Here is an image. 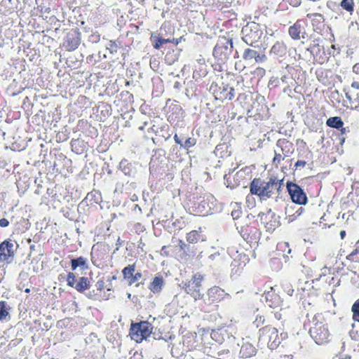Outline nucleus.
<instances>
[{"label": "nucleus", "mask_w": 359, "mask_h": 359, "mask_svg": "<svg viewBox=\"0 0 359 359\" xmlns=\"http://www.w3.org/2000/svg\"><path fill=\"white\" fill-rule=\"evenodd\" d=\"M81 143L82 142L79 140H73L71 142L72 151L76 152V154L81 153L83 151V149L79 150V147H78Z\"/></svg>", "instance_id": "nucleus-37"}, {"label": "nucleus", "mask_w": 359, "mask_h": 359, "mask_svg": "<svg viewBox=\"0 0 359 359\" xmlns=\"http://www.w3.org/2000/svg\"><path fill=\"white\" fill-rule=\"evenodd\" d=\"M236 229L241 237L250 245L257 243L260 237V231L257 227L256 221L247 218L236 224Z\"/></svg>", "instance_id": "nucleus-3"}, {"label": "nucleus", "mask_w": 359, "mask_h": 359, "mask_svg": "<svg viewBox=\"0 0 359 359\" xmlns=\"http://www.w3.org/2000/svg\"><path fill=\"white\" fill-rule=\"evenodd\" d=\"M275 359H292L291 354H278L276 356Z\"/></svg>", "instance_id": "nucleus-48"}, {"label": "nucleus", "mask_w": 359, "mask_h": 359, "mask_svg": "<svg viewBox=\"0 0 359 359\" xmlns=\"http://www.w3.org/2000/svg\"><path fill=\"white\" fill-rule=\"evenodd\" d=\"M351 311L353 313V320L359 323V299L356 300L352 305Z\"/></svg>", "instance_id": "nucleus-34"}, {"label": "nucleus", "mask_w": 359, "mask_h": 359, "mask_svg": "<svg viewBox=\"0 0 359 359\" xmlns=\"http://www.w3.org/2000/svg\"><path fill=\"white\" fill-rule=\"evenodd\" d=\"M9 225V222L6 218H2L0 219V226L2 228L7 227Z\"/></svg>", "instance_id": "nucleus-49"}, {"label": "nucleus", "mask_w": 359, "mask_h": 359, "mask_svg": "<svg viewBox=\"0 0 359 359\" xmlns=\"http://www.w3.org/2000/svg\"><path fill=\"white\" fill-rule=\"evenodd\" d=\"M210 89L212 90L215 100L221 102L231 100L234 97V89L228 86L212 85Z\"/></svg>", "instance_id": "nucleus-14"}, {"label": "nucleus", "mask_w": 359, "mask_h": 359, "mask_svg": "<svg viewBox=\"0 0 359 359\" xmlns=\"http://www.w3.org/2000/svg\"><path fill=\"white\" fill-rule=\"evenodd\" d=\"M323 313H316L313 317L312 325L309 334L317 344L321 345L330 341V333L327 325L324 323Z\"/></svg>", "instance_id": "nucleus-2"}, {"label": "nucleus", "mask_w": 359, "mask_h": 359, "mask_svg": "<svg viewBox=\"0 0 359 359\" xmlns=\"http://www.w3.org/2000/svg\"><path fill=\"white\" fill-rule=\"evenodd\" d=\"M339 235H340V237H341V238L342 240H343V239H344V238H345V237H346V231H345V230H341V231H340Z\"/></svg>", "instance_id": "nucleus-52"}, {"label": "nucleus", "mask_w": 359, "mask_h": 359, "mask_svg": "<svg viewBox=\"0 0 359 359\" xmlns=\"http://www.w3.org/2000/svg\"><path fill=\"white\" fill-rule=\"evenodd\" d=\"M266 322V318L262 315H257L256 316L255 320L253 322V324L256 326V327H259L263 325Z\"/></svg>", "instance_id": "nucleus-38"}, {"label": "nucleus", "mask_w": 359, "mask_h": 359, "mask_svg": "<svg viewBox=\"0 0 359 359\" xmlns=\"http://www.w3.org/2000/svg\"><path fill=\"white\" fill-rule=\"evenodd\" d=\"M25 292L26 293H29V292H30V289H29V288H27V289L25 290Z\"/></svg>", "instance_id": "nucleus-58"}, {"label": "nucleus", "mask_w": 359, "mask_h": 359, "mask_svg": "<svg viewBox=\"0 0 359 359\" xmlns=\"http://www.w3.org/2000/svg\"><path fill=\"white\" fill-rule=\"evenodd\" d=\"M136 265L135 263L133 264H129L127 266L124 267L122 270V274L123 278L128 281V283L131 285L133 276H134V273L135 272Z\"/></svg>", "instance_id": "nucleus-25"}, {"label": "nucleus", "mask_w": 359, "mask_h": 359, "mask_svg": "<svg viewBox=\"0 0 359 359\" xmlns=\"http://www.w3.org/2000/svg\"><path fill=\"white\" fill-rule=\"evenodd\" d=\"M256 50H252V49H250V48H247L245 50L243 54V58L245 60H252L253 58H255V55H256Z\"/></svg>", "instance_id": "nucleus-35"}, {"label": "nucleus", "mask_w": 359, "mask_h": 359, "mask_svg": "<svg viewBox=\"0 0 359 359\" xmlns=\"http://www.w3.org/2000/svg\"><path fill=\"white\" fill-rule=\"evenodd\" d=\"M306 18L310 19L311 21L312 26L314 29H320L323 25L325 22V18L323 15L318 13H308Z\"/></svg>", "instance_id": "nucleus-22"}, {"label": "nucleus", "mask_w": 359, "mask_h": 359, "mask_svg": "<svg viewBox=\"0 0 359 359\" xmlns=\"http://www.w3.org/2000/svg\"><path fill=\"white\" fill-rule=\"evenodd\" d=\"M346 259L351 263L359 262V239L355 242L353 250L346 255Z\"/></svg>", "instance_id": "nucleus-26"}, {"label": "nucleus", "mask_w": 359, "mask_h": 359, "mask_svg": "<svg viewBox=\"0 0 359 359\" xmlns=\"http://www.w3.org/2000/svg\"><path fill=\"white\" fill-rule=\"evenodd\" d=\"M208 203L207 200L202 199L192 203L191 206L189 208V211L194 215H207L210 214V210L207 208Z\"/></svg>", "instance_id": "nucleus-15"}, {"label": "nucleus", "mask_w": 359, "mask_h": 359, "mask_svg": "<svg viewBox=\"0 0 359 359\" xmlns=\"http://www.w3.org/2000/svg\"><path fill=\"white\" fill-rule=\"evenodd\" d=\"M307 22L304 19H298L288 28V34L294 41H298L301 39H305L306 32V27Z\"/></svg>", "instance_id": "nucleus-13"}, {"label": "nucleus", "mask_w": 359, "mask_h": 359, "mask_svg": "<svg viewBox=\"0 0 359 359\" xmlns=\"http://www.w3.org/2000/svg\"><path fill=\"white\" fill-rule=\"evenodd\" d=\"M174 41H175V39L170 40L169 39H163L164 44L168 43H172V42H174Z\"/></svg>", "instance_id": "nucleus-54"}, {"label": "nucleus", "mask_w": 359, "mask_h": 359, "mask_svg": "<svg viewBox=\"0 0 359 359\" xmlns=\"http://www.w3.org/2000/svg\"><path fill=\"white\" fill-rule=\"evenodd\" d=\"M258 217L269 232H273L280 225V217L271 210H268L266 212H260Z\"/></svg>", "instance_id": "nucleus-8"}, {"label": "nucleus", "mask_w": 359, "mask_h": 359, "mask_svg": "<svg viewBox=\"0 0 359 359\" xmlns=\"http://www.w3.org/2000/svg\"><path fill=\"white\" fill-rule=\"evenodd\" d=\"M276 146L280 149L284 156L287 157L294 151L293 143L285 138L279 139L276 142Z\"/></svg>", "instance_id": "nucleus-17"}, {"label": "nucleus", "mask_w": 359, "mask_h": 359, "mask_svg": "<svg viewBox=\"0 0 359 359\" xmlns=\"http://www.w3.org/2000/svg\"><path fill=\"white\" fill-rule=\"evenodd\" d=\"M152 331L153 326L151 323L147 320H141L138 323H131L129 335L132 340L140 344L149 337Z\"/></svg>", "instance_id": "nucleus-5"}, {"label": "nucleus", "mask_w": 359, "mask_h": 359, "mask_svg": "<svg viewBox=\"0 0 359 359\" xmlns=\"http://www.w3.org/2000/svg\"><path fill=\"white\" fill-rule=\"evenodd\" d=\"M287 189L292 202L299 205H304L306 203V194L298 184L288 182L287 183Z\"/></svg>", "instance_id": "nucleus-12"}, {"label": "nucleus", "mask_w": 359, "mask_h": 359, "mask_svg": "<svg viewBox=\"0 0 359 359\" xmlns=\"http://www.w3.org/2000/svg\"><path fill=\"white\" fill-rule=\"evenodd\" d=\"M161 136H162L163 137H164V138H165V140H168V139L171 137V135H170V134H169V133L167 132L165 134H162V135H161Z\"/></svg>", "instance_id": "nucleus-53"}, {"label": "nucleus", "mask_w": 359, "mask_h": 359, "mask_svg": "<svg viewBox=\"0 0 359 359\" xmlns=\"http://www.w3.org/2000/svg\"><path fill=\"white\" fill-rule=\"evenodd\" d=\"M147 124V122H144V126H143L140 127V128H139V129H140V130H144V126H145Z\"/></svg>", "instance_id": "nucleus-57"}, {"label": "nucleus", "mask_w": 359, "mask_h": 359, "mask_svg": "<svg viewBox=\"0 0 359 359\" xmlns=\"http://www.w3.org/2000/svg\"><path fill=\"white\" fill-rule=\"evenodd\" d=\"M204 279V275L196 273L191 276L190 280L182 281V288L187 294L193 297L195 301L202 299L203 298L202 283Z\"/></svg>", "instance_id": "nucleus-4"}, {"label": "nucleus", "mask_w": 359, "mask_h": 359, "mask_svg": "<svg viewBox=\"0 0 359 359\" xmlns=\"http://www.w3.org/2000/svg\"><path fill=\"white\" fill-rule=\"evenodd\" d=\"M9 316V309L7 307V303L5 301H0V321L6 320Z\"/></svg>", "instance_id": "nucleus-32"}, {"label": "nucleus", "mask_w": 359, "mask_h": 359, "mask_svg": "<svg viewBox=\"0 0 359 359\" xmlns=\"http://www.w3.org/2000/svg\"><path fill=\"white\" fill-rule=\"evenodd\" d=\"M165 285V280L163 276L158 273L149 285V289L151 292L154 294H158L162 291V289Z\"/></svg>", "instance_id": "nucleus-18"}, {"label": "nucleus", "mask_w": 359, "mask_h": 359, "mask_svg": "<svg viewBox=\"0 0 359 359\" xmlns=\"http://www.w3.org/2000/svg\"><path fill=\"white\" fill-rule=\"evenodd\" d=\"M285 157L286 156H284V155L282 156L280 154L275 152V156L272 161L273 164L278 167L281 163V161H283Z\"/></svg>", "instance_id": "nucleus-39"}, {"label": "nucleus", "mask_w": 359, "mask_h": 359, "mask_svg": "<svg viewBox=\"0 0 359 359\" xmlns=\"http://www.w3.org/2000/svg\"><path fill=\"white\" fill-rule=\"evenodd\" d=\"M162 121L163 119L159 116L155 117V118L151 121L152 126L150 130L156 135L158 134L160 132L166 131L169 128V126Z\"/></svg>", "instance_id": "nucleus-20"}, {"label": "nucleus", "mask_w": 359, "mask_h": 359, "mask_svg": "<svg viewBox=\"0 0 359 359\" xmlns=\"http://www.w3.org/2000/svg\"><path fill=\"white\" fill-rule=\"evenodd\" d=\"M351 87L356 90H358L359 89V82L358 81L352 82Z\"/></svg>", "instance_id": "nucleus-51"}, {"label": "nucleus", "mask_w": 359, "mask_h": 359, "mask_svg": "<svg viewBox=\"0 0 359 359\" xmlns=\"http://www.w3.org/2000/svg\"><path fill=\"white\" fill-rule=\"evenodd\" d=\"M346 97H347L348 99H349V100L351 99L350 96H349L347 93L346 94Z\"/></svg>", "instance_id": "nucleus-59"}, {"label": "nucleus", "mask_w": 359, "mask_h": 359, "mask_svg": "<svg viewBox=\"0 0 359 359\" xmlns=\"http://www.w3.org/2000/svg\"><path fill=\"white\" fill-rule=\"evenodd\" d=\"M182 109L180 105L177 104H172L168 107L167 112V119L170 123H174L182 114Z\"/></svg>", "instance_id": "nucleus-19"}, {"label": "nucleus", "mask_w": 359, "mask_h": 359, "mask_svg": "<svg viewBox=\"0 0 359 359\" xmlns=\"http://www.w3.org/2000/svg\"><path fill=\"white\" fill-rule=\"evenodd\" d=\"M266 55L264 54L260 55L257 51L256 52V55L255 57V60L257 62H263L266 60Z\"/></svg>", "instance_id": "nucleus-45"}, {"label": "nucleus", "mask_w": 359, "mask_h": 359, "mask_svg": "<svg viewBox=\"0 0 359 359\" xmlns=\"http://www.w3.org/2000/svg\"><path fill=\"white\" fill-rule=\"evenodd\" d=\"M96 292L93 291V294L89 293L88 297L93 300L100 301L103 298L105 283L103 280H98L95 283Z\"/></svg>", "instance_id": "nucleus-21"}, {"label": "nucleus", "mask_w": 359, "mask_h": 359, "mask_svg": "<svg viewBox=\"0 0 359 359\" xmlns=\"http://www.w3.org/2000/svg\"><path fill=\"white\" fill-rule=\"evenodd\" d=\"M242 210L241 207H237L236 209H234L231 211V216L233 219H238L241 218L242 215Z\"/></svg>", "instance_id": "nucleus-40"}, {"label": "nucleus", "mask_w": 359, "mask_h": 359, "mask_svg": "<svg viewBox=\"0 0 359 359\" xmlns=\"http://www.w3.org/2000/svg\"><path fill=\"white\" fill-rule=\"evenodd\" d=\"M229 296L225 290L219 286H212L206 292V297L203 299L205 304L210 306L218 304Z\"/></svg>", "instance_id": "nucleus-9"}, {"label": "nucleus", "mask_w": 359, "mask_h": 359, "mask_svg": "<svg viewBox=\"0 0 359 359\" xmlns=\"http://www.w3.org/2000/svg\"><path fill=\"white\" fill-rule=\"evenodd\" d=\"M306 164H307L306 161L298 160L294 164V168H295V169L302 168H304Z\"/></svg>", "instance_id": "nucleus-44"}, {"label": "nucleus", "mask_w": 359, "mask_h": 359, "mask_svg": "<svg viewBox=\"0 0 359 359\" xmlns=\"http://www.w3.org/2000/svg\"><path fill=\"white\" fill-rule=\"evenodd\" d=\"M263 297L266 304L271 308H278L281 306L283 301L280 295L276 292L275 286L271 285V281L266 282L264 285Z\"/></svg>", "instance_id": "nucleus-7"}, {"label": "nucleus", "mask_w": 359, "mask_h": 359, "mask_svg": "<svg viewBox=\"0 0 359 359\" xmlns=\"http://www.w3.org/2000/svg\"><path fill=\"white\" fill-rule=\"evenodd\" d=\"M326 124L327 126L330 128L339 129L340 128H342V126H344V122L342 121L341 117L333 116L329 118L327 120Z\"/></svg>", "instance_id": "nucleus-29"}, {"label": "nucleus", "mask_w": 359, "mask_h": 359, "mask_svg": "<svg viewBox=\"0 0 359 359\" xmlns=\"http://www.w3.org/2000/svg\"><path fill=\"white\" fill-rule=\"evenodd\" d=\"M174 140L176 144H180L181 147L187 149L194 147L196 144V140L195 138L191 137L187 138L184 143L182 144V141L180 140L177 134L174 135Z\"/></svg>", "instance_id": "nucleus-28"}, {"label": "nucleus", "mask_w": 359, "mask_h": 359, "mask_svg": "<svg viewBox=\"0 0 359 359\" xmlns=\"http://www.w3.org/2000/svg\"><path fill=\"white\" fill-rule=\"evenodd\" d=\"M257 353L256 348L250 343H245L242 345L240 350L241 357L248 358L255 355Z\"/></svg>", "instance_id": "nucleus-24"}, {"label": "nucleus", "mask_w": 359, "mask_h": 359, "mask_svg": "<svg viewBox=\"0 0 359 359\" xmlns=\"http://www.w3.org/2000/svg\"><path fill=\"white\" fill-rule=\"evenodd\" d=\"M353 72L356 74H358L359 75V62L355 64L353 66Z\"/></svg>", "instance_id": "nucleus-50"}, {"label": "nucleus", "mask_w": 359, "mask_h": 359, "mask_svg": "<svg viewBox=\"0 0 359 359\" xmlns=\"http://www.w3.org/2000/svg\"><path fill=\"white\" fill-rule=\"evenodd\" d=\"M78 267L83 269H87V260L83 257H79L76 259H72L71 260V268L72 271H75Z\"/></svg>", "instance_id": "nucleus-27"}, {"label": "nucleus", "mask_w": 359, "mask_h": 359, "mask_svg": "<svg viewBox=\"0 0 359 359\" xmlns=\"http://www.w3.org/2000/svg\"><path fill=\"white\" fill-rule=\"evenodd\" d=\"M80 44L79 34L76 32L69 33L65 41V46L69 51H72L78 48Z\"/></svg>", "instance_id": "nucleus-16"}, {"label": "nucleus", "mask_w": 359, "mask_h": 359, "mask_svg": "<svg viewBox=\"0 0 359 359\" xmlns=\"http://www.w3.org/2000/svg\"><path fill=\"white\" fill-rule=\"evenodd\" d=\"M163 44V39L161 37H157L154 40V48L156 49H159Z\"/></svg>", "instance_id": "nucleus-42"}, {"label": "nucleus", "mask_w": 359, "mask_h": 359, "mask_svg": "<svg viewBox=\"0 0 359 359\" xmlns=\"http://www.w3.org/2000/svg\"><path fill=\"white\" fill-rule=\"evenodd\" d=\"M142 277V274L140 272H137L134 273V276H133L132 280V285L135 284L136 282H137L140 279H141Z\"/></svg>", "instance_id": "nucleus-46"}, {"label": "nucleus", "mask_w": 359, "mask_h": 359, "mask_svg": "<svg viewBox=\"0 0 359 359\" xmlns=\"http://www.w3.org/2000/svg\"><path fill=\"white\" fill-rule=\"evenodd\" d=\"M178 244L180 250L183 252V255L181 256V258L184 259L188 255L186 251L189 250V247L182 240H179Z\"/></svg>", "instance_id": "nucleus-36"}, {"label": "nucleus", "mask_w": 359, "mask_h": 359, "mask_svg": "<svg viewBox=\"0 0 359 359\" xmlns=\"http://www.w3.org/2000/svg\"><path fill=\"white\" fill-rule=\"evenodd\" d=\"M16 248L14 241L6 239L0 243V263H11L15 256Z\"/></svg>", "instance_id": "nucleus-11"}, {"label": "nucleus", "mask_w": 359, "mask_h": 359, "mask_svg": "<svg viewBox=\"0 0 359 359\" xmlns=\"http://www.w3.org/2000/svg\"><path fill=\"white\" fill-rule=\"evenodd\" d=\"M66 280L68 286L74 288L80 293H83L86 290L89 289L90 285L88 278L81 276L76 280V276L73 272H69L67 273Z\"/></svg>", "instance_id": "nucleus-10"}, {"label": "nucleus", "mask_w": 359, "mask_h": 359, "mask_svg": "<svg viewBox=\"0 0 359 359\" xmlns=\"http://www.w3.org/2000/svg\"><path fill=\"white\" fill-rule=\"evenodd\" d=\"M280 187V182L276 178H269L268 181L259 177L254 178L250 184V192L260 198L266 199L271 198L276 190Z\"/></svg>", "instance_id": "nucleus-1"}, {"label": "nucleus", "mask_w": 359, "mask_h": 359, "mask_svg": "<svg viewBox=\"0 0 359 359\" xmlns=\"http://www.w3.org/2000/svg\"><path fill=\"white\" fill-rule=\"evenodd\" d=\"M341 6L343 9L347 11L351 14L354 11V2L353 0H342L341 2Z\"/></svg>", "instance_id": "nucleus-33"}, {"label": "nucleus", "mask_w": 359, "mask_h": 359, "mask_svg": "<svg viewBox=\"0 0 359 359\" xmlns=\"http://www.w3.org/2000/svg\"><path fill=\"white\" fill-rule=\"evenodd\" d=\"M287 53V46L283 41H276L271 48L270 53L278 57H283Z\"/></svg>", "instance_id": "nucleus-23"}, {"label": "nucleus", "mask_w": 359, "mask_h": 359, "mask_svg": "<svg viewBox=\"0 0 359 359\" xmlns=\"http://www.w3.org/2000/svg\"><path fill=\"white\" fill-rule=\"evenodd\" d=\"M187 241L191 244L197 243L199 241L203 239L201 238V235L196 230H192L190 232L187 233L186 236Z\"/></svg>", "instance_id": "nucleus-30"}, {"label": "nucleus", "mask_w": 359, "mask_h": 359, "mask_svg": "<svg viewBox=\"0 0 359 359\" xmlns=\"http://www.w3.org/2000/svg\"><path fill=\"white\" fill-rule=\"evenodd\" d=\"M259 342L266 344L267 346L271 350L276 348L281 342L278 330L270 325H266L260 328L259 330Z\"/></svg>", "instance_id": "nucleus-6"}, {"label": "nucleus", "mask_w": 359, "mask_h": 359, "mask_svg": "<svg viewBox=\"0 0 359 359\" xmlns=\"http://www.w3.org/2000/svg\"><path fill=\"white\" fill-rule=\"evenodd\" d=\"M317 48L318 52L314 55V60L320 65L325 63L328 60V57L325 54L324 48L322 47V48H320L318 45Z\"/></svg>", "instance_id": "nucleus-31"}, {"label": "nucleus", "mask_w": 359, "mask_h": 359, "mask_svg": "<svg viewBox=\"0 0 359 359\" xmlns=\"http://www.w3.org/2000/svg\"><path fill=\"white\" fill-rule=\"evenodd\" d=\"M339 129L341 130V134H344L346 132V129L345 128L342 127V128H340Z\"/></svg>", "instance_id": "nucleus-55"}, {"label": "nucleus", "mask_w": 359, "mask_h": 359, "mask_svg": "<svg viewBox=\"0 0 359 359\" xmlns=\"http://www.w3.org/2000/svg\"><path fill=\"white\" fill-rule=\"evenodd\" d=\"M253 195L254 194L250 193L246 196V203L248 207H253L255 205V198L253 197Z\"/></svg>", "instance_id": "nucleus-41"}, {"label": "nucleus", "mask_w": 359, "mask_h": 359, "mask_svg": "<svg viewBox=\"0 0 359 359\" xmlns=\"http://www.w3.org/2000/svg\"><path fill=\"white\" fill-rule=\"evenodd\" d=\"M284 291L289 295L292 296L294 293V289L290 284H285L284 285Z\"/></svg>", "instance_id": "nucleus-43"}, {"label": "nucleus", "mask_w": 359, "mask_h": 359, "mask_svg": "<svg viewBox=\"0 0 359 359\" xmlns=\"http://www.w3.org/2000/svg\"><path fill=\"white\" fill-rule=\"evenodd\" d=\"M357 14H358V19H357L355 23L359 27V11L357 12Z\"/></svg>", "instance_id": "nucleus-56"}, {"label": "nucleus", "mask_w": 359, "mask_h": 359, "mask_svg": "<svg viewBox=\"0 0 359 359\" xmlns=\"http://www.w3.org/2000/svg\"><path fill=\"white\" fill-rule=\"evenodd\" d=\"M287 2L290 5L297 7L301 4V0H284Z\"/></svg>", "instance_id": "nucleus-47"}]
</instances>
